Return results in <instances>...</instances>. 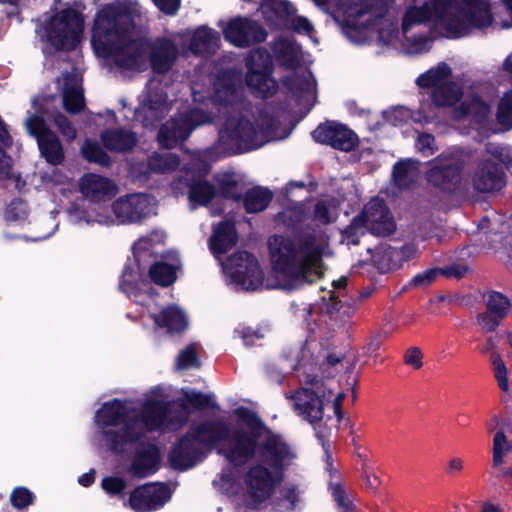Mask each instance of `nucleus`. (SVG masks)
I'll use <instances>...</instances> for the list:
<instances>
[{"label":"nucleus","mask_w":512,"mask_h":512,"mask_svg":"<svg viewBox=\"0 0 512 512\" xmlns=\"http://www.w3.org/2000/svg\"><path fill=\"white\" fill-rule=\"evenodd\" d=\"M135 29L134 11L126 1L104 5L96 14L91 44L102 58L112 59L123 70L141 71L146 63L149 40L130 38Z\"/></svg>","instance_id":"f257e3e1"},{"label":"nucleus","mask_w":512,"mask_h":512,"mask_svg":"<svg viewBox=\"0 0 512 512\" xmlns=\"http://www.w3.org/2000/svg\"><path fill=\"white\" fill-rule=\"evenodd\" d=\"M234 412L244 427L233 429L232 446L226 451L225 459L234 467H240L258 455L261 463L271 468L277 476H283L295 458L291 446L281 434L268 427L256 412L246 407H239Z\"/></svg>","instance_id":"f03ea898"},{"label":"nucleus","mask_w":512,"mask_h":512,"mask_svg":"<svg viewBox=\"0 0 512 512\" xmlns=\"http://www.w3.org/2000/svg\"><path fill=\"white\" fill-rule=\"evenodd\" d=\"M273 271L279 276L285 291H295L321 277L316 271L323 249L314 232H302L294 237L271 235L267 241Z\"/></svg>","instance_id":"7ed1b4c3"},{"label":"nucleus","mask_w":512,"mask_h":512,"mask_svg":"<svg viewBox=\"0 0 512 512\" xmlns=\"http://www.w3.org/2000/svg\"><path fill=\"white\" fill-rule=\"evenodd\" d=\"M432 15L447 22L446 29L461 32L467 28H487L493 17L488 0H430Z\"/></svg>","instance_id":"20e7f679"},{"label":"nucleus","mask_w":512,"mask_h":512,"mask_svg":"<svg viewBox=\"0 0 512 512\" xmlns=\"http://www.w3.org/2000/svg\"><path fill=\"white\" fill-rule=\"evenodd\" d=\"M47 41L57 51H74L81 42L84 30L82 14L65 8L51 16L44 25Z\"/></svg>","instance_id":"39448f33"},{"label":"nucleus","mask_w":512,"mask_h":512,"mask_svg":"<svg viewBox=\"0 0 512 512\" xmlns=\"http://www.w3.org/2000/svg\"><path fill=\"white\" fill-rule=\"evenodd\" d=\"M245 67V81L254 94L265 99L277 92L278 83L272 76V56L266 48L258 47L251 50L245 58Z\"/></svg>","instance_id":"423d86ee"},{"label":"nucleus","mask_w":512,"mask_h":512,"mask_svg":"<svg viewBox=\"0 0 512 512\" xmlns=\"http://www.w3.org/2000/svg\"><path fill=\"white\" fill-rule=\"evenodd\" d=\"M219 144L230 154H242L261 147L258 131L247 118H228L219 132Z\"/></svg>","instance_id":"0eeeda50"},{"label":"nucleus","mask_w":512,"mask_h":512,"mask_svg":"<svg viewBox=\"0 0 512 512\" xmlns=\"http://www.w3.org/2000/svg\"><path fill=\"white\" fill-rule=\"evenodd\" d=\"M207 120L201 109H192L177 118H171L161 125L157 141L161 148L172 149L185 142L191 133Z\"/></svg>","instance_id":"6e6552de"},{"label":"nucleus","mask_w":512,"mask_h":512,"mask_svg":"<svg viewBox=\"0 0 512 512\" xmlns=\"http://www.w3.org/2000/svg\"><path fill=\"white\" fill-rule=\"evenodd\" d=\"M464 167L458 157H438L427 170L426 180L443 194H455L461 187Z\"/></svg>","instance_id":"1a4fd4ad"},{"label":"nucleus","mask_w":512,"mask_h":512,"mask_svg":"<svg viewBox=\"0 0 512 512\" xmlns=\"http://www.w3.org/2000/svg\"><path fill=\"white\" fill-rule=\"evenodd\" d=\"M281 478L282 476H277L271 468L261 462L249 467L244 477L246 507L254 509L268 500Z\"/></svg>","instance_id":"9d476101"},{"label":"nucleus","mask_w":512,"mask_h":512,"mask_svg":"<svg viewBox=\"0 0 512 512\" xmlns=\"http://www.w3.org/2000/svg\"><path fill=\"white\" fill-rule=\"evenodd\" d=\"M189 435L208 451L217 449L220 444L228 441V446L220 448L217 453L225 457V453L232 446L233 430L229 425L218 419H207L189 426Z\"/></svg>","instance_id":"9b49d317"},{"label":"nucleus","mask_w":512,"mask_h":512,"mask_svg":"<svg viewBox=\"0 0 512 512\" xmlns=\"http://www.w3.org/2000/svg\"><path fill=\"white\" fill-rule=\"evenodd\" d=\"M312 139L335 150L351 152L359 145L358 135L347 125L335 120L320 123L312 132Z\"/></svg>","instance_id":"f8f14e48"},{"label":"nucleus","mask_w":512,"mask_h":512,"mask_svg":"<svg viewBox=\"0 0 512 512\" xmlns=\"http://www.w3.org/2000/svg\"><path fill=\"white\" fill-rule=\"evenodd\" d=\"M232 280L246 290H256L262 285L263 272L254 254L237 251L227 259Z\"/></svg>","instance_id":"ddd939ff"},{"label":"nucleus","mask_w":512,"mask_h":512,"mask_svg":"<svg viewBox=\"0 0 512 512\" xmlns=\"http://www.w3.org/2000/svg\"><path fill=\"white\" fill-rule=\"evenodd\" d=\"M232 280L246 290H256L262 285L263 272L254 254L237 251L227 259Z\"/></svg>","instance_id":"4468645a"},{"label":"nucleus","mask_w":512,"mask_h":512,"mask_svg":"<svg viewBox=\"0 0 512 512\" xmlns=\"http://www.w3.org/2000/svg\"><path fill=\"white\" fill-rule=\"evenodd\" d=\"M226 41L239 48H248L266 41L268 33L256 20L238 16L231 19L223 29Z\"/></svg>","instance_id":"2eb2a0df"},{"label":"nucleus","mask_w":512,"mask_h":512,"mask_svg":"<svg viewBox=\"0 0 512 512\" xmlns=\"http://www.w3.org/2000/svg\"><path fill=\"white\" fill-rule=\"evenodd\" d=\"M172 496L169 486L163 482H150L133 489L129 506L135 512H151L162 508Z\"/></svg>","instance_id":"dca6fc26"},{"label":"nucleus","mask_w":512,"mask_h":512,"mask_svg":"<svg viewBox=\"0 0 512 512\" xmlns=\"http://www.w3.org/2000/svg\"><path fill=\"white\" fill-rule=\"evenodd\" d=\"M360 215L369 226V233L378 237H387L396 230V223L385 200L379 196L366 203Z\"/></svg>","instance_id":"f3484780"},{"label":"nucleus","mask_w":512,"mask_h":512,"mask_svg":"<svg viewBox=\"0 0 512 512\" xmlns=\"http://www.w3.org/2000/svg\"><path fill=\"white\" fill-rule=\"evenodd\" d=\"M197 444L196 439L192 438L187 430L171 448L168 455L170 466L174 470L187 471L201 462L205 455Z\"/></svg>","instance_id":"a211bd4d"},{"label":"nucleus","mask_w":512,"mask_h":512,"mask_svg":"<svg viewBox=\"0 0 512 512\" xmlns=\"http://www.w3.org/2000/svg\"><path fill=\"white\" fill-rule=\"evenodd\" d=\"M150 196L144 193L128 194L113 203V212L123 224L137 223L150 215Z\"/></svg>","instance_id":"6ab92c4d"},{"label":"nucleus","mask_w":512,"mask_h":512,"mask_svg":"<svg viewBox=\"0 0 512 512\" xmlns=\"http://www.w3.org/2000/svg\"><path fill=\"white\" fill-rule=\"evenodd\" d=\"M472 182L474 189L480 193L500 191L506 184V174L502 163L490 158L483 159L473 174Z\"/></svg>","instance_id":"aec40b11"},{"label":"nucleus","mask_w":512,"mask_h":512,"mask_svg":"<svg viewBox=\"0 0 512 512\" xmlns=\"http://www.w3.org/2000/svg\"><path fill=\"white\" fill-rule=\"evenodd\" d=\"M149 64L154 74L165 75L175 65L179 50L171 38L157 37L152 42L149 41Z\"/></svg>","instance_id":"412c9836"},{"label":"nucleus","mask_w":512,"mask_h":512,"mask_svg":"<svg viewBox=\"0 0 512 512\" xmlns=\"http://www.w3.org/2000/svg\"><path fill=\"white\" fill-rule=\"evenodd\" d=\"M160 461L159 447L153 443H142L135 452L130 472L136 478H146L158 471Z\"/></svg>","instance_id":"4be33fe9"},{"label":"nucleus","mask_w":512,"mask_h":512,"mask_svg":"<svg viewBox=\"0 0 512 512\" xmlns=\"http://www.w3.org/2000/svg\"><path fill=\"white\" fill-rule=\"evenodd\" d=\"M79 190L91 202L110 199L117 193V187L112 180L95 173H85L80 177Z\"/></svg>","instance_id":"5701e85b"},{"label":"nucleus","mask_w":512,"mask_h":512,"mask_svg":"<svg viewBox=\"0 0 512 512\" xmlns=\"http://www.w3.org/2000/svg\"><path fill=\"white\" fill-rule=\"evenodd\" d=\"M296 409L313 426L323 419L324 400L310 388H301L292 396Z\"/></svg>","instance_id":"b1692460"},{"label":"nucleus","mask_w":512,"mask_h":512,"mask_svg":"<svg viewBox=\"0 0 512 512\" xmlns=\"http://www.w3.org/2000/svg\"><path fill=\"white\" fill-rule=\"evenodd\" d=\"M363 16H358L356 10H351L349 5L344 11H335L334 20L341 26L344 35L352 42L360 44L366 40V32L371 28V22L367 19L365 22L359 20Z\"/></svg>","instance_id":"393cba45"},{"label":"nucleus","mask_w":512,"mask_h":512,"mask_svg":"<svg viewBox=\"0 0 512 512\" xmlns=\"http://www.w3.org/2000/svg\"><path fill=\"white\" fill-rule=\"evenodd\" d=\"M103 146L116 153L131 152L138 143L137 134L123 127L106 128L100 134Z\"/></svg>","instance_id":"a878e982"},{"label":"nucleus","mask_w":512,"mask_h":512,"mask_svg":"<svg viewBox=\"0 0 512 512\" xmlns=\"http://www.w3.org/2000/svg\"><path fill=\"white\" fill-rule=\"evenodd\" d=\"M154 324L159 328L166 329L169 335H181L189 326L188 318L184 311L177 306H168L159 313L151 315Z\"/></svg>","instance_id":"bb28decb"},{"label":"nucleus","mask_w":512,"mask_h":512,"mask_svg":"<svg viewBox=\"0 0 512 512\" xmlns=\"http://www.w3.org/2000/svg\"><path fill=\"white\" fill-rule=\"evenodd\" d=\"M132 409L127 405V401L114 398L103 403L102 407L96 412V421L103 427H118L125 421Z\"/></svg>","instance_id":"cd10ccee"},{"label":"nucleus","mask_w":512,"mask_h":512,"mask_svg":"<svg viewBox=\"0 0 512 512\" xmlns=\"http://www.w3.org/2000/svg\"><path fill=\"white\" fill-rule=\"evenodd\" d=\"M238 235L235 224L230 221H221L209 238V248L215 256L226 254L237 243Z\"/></svg>","instance_id":"c85d7f7f"},{"label":"nucleus","mask_w":512,"mask_h":512,"mask_svg":"<svg viewBox=\"0 0 512 512\" xmlns=\"http://www.w3.org/2000/svg\"><path fill=\"white\" fill-rule=\"evenodd\" d=\"M188 199L195 206H207L217 195L216 187L205 179V174L187 178Z\"/></svg>","instance_id":"c756f323"},{"label":"nucleus","mask_w":512,"mask_h":512,"mask_svg":"<svg viewBox=\"0 0 512 512\" xmlns=\"http://www.w3.org/2000/svg\"><path fill=\"white\" fill-rule=\"evenodd\" d=\"M180 165V158L174 153L160 154L154 152L146 163L139 164V172L144 176L152 173L164 174L175 171Z\"/></svg>","instance_id":"7c9ffc66"},{"label":"nucleus","mask_w":512,"mask_h":512,"mask_svg":"<svg viewBox=\"0 0 512 512\" xmlns=\"http://www.w3.org/2000/svg\"><path fill=\"white\" fill-rule=\"evenodd\" d=\"M395 4V0H364L360 6L357 4H351V10H356L358 16H364L365 14L371 13V32L375 31L378 25L384 20L392 5Z\"/></svg>","instance_id":"2f4dec72"},{"label":"nucleus","mask_w":512,"mask_h":512,"mask_svg":"<svg viewBox=\"0 0 512 512\" xmlns=\"http://www.w3.org/2000/svg\"><path fill=\"white\" fill-rule=\"evenodd\" d=\"M272 50L280 66L290 70L300 66L299 48L293 40L280 37L274 41Z\"/></svg>","instance_id":"473e14b6"},{"label":"nucleus","mask_w":512,"mask_h":512,"mask_svg":"<svg viewBox=\"0 0 512 512\" xmlns=\"http://www.w3.org/2000/svg\"><path fill=\"white\" fill-rule=\"evenodd\" d=\"M215 101L224 105H232L237 99L236 77L232 71L220 73L214 82Z\"/></svg>","instance_id":"72a5a7b5"},{"label":"nucleus","mask_w":512,"mask_h":512,"mask_svg":"<svg viewBox=\"0 0 512 512\" xmlns=\"http://www.w3.org/2000/svg\"><path fill=\"white\" fill-rule=\"evenodd\" d=\"M167 405L161 400H149L139 414L146 430L149 432L160 429L167 417Z\"/></svg>","instance_id":"f704fd0d"},{"label":"nucleus","mask_w":512,"mask_h":512,"mask_svg":"<svg viewBox=\"0 0 512 512\" xmlns=\"http://www.w3.org/2000/svg\"><path fill=\"white\" fill-rule=\"evenodd\" d=\"M261 10L264 17L285 26L296 13V8L287 0H263Z\"/></svg>","instance_id":"c9c22d12"},{"label":"nucleus","mask_w":512,"mask_h":512,"mask_svg":"<svg viewBox=\"0 0 512 512\" xmlns=\"http://www.w3.org/2000/svg\"><path fill=\"white\" fill-rule=\"evenodd\" d=\"M273 199V193L268 188L255 186L242 194L241 202L248 214L264 211Z\"/></svg>","instance_id":"e433bc0d"},{"label":"nucleus","mask_w":512,"mask_h":512,"mask_svg":"<svg viewBox=\"0 0 512 512\" xmlns=\"http://www.w3.org/2000/svg\"><path fill=\"white\" fill-rule=\"evenodd\" d=\"M418 161L411 158L397 161L392 169V180L399 189L408 190L414 183V177L418 171Z\"/></svg>","instance_id":"4c0bfd02"},{"label":"nucleus","mask_w":512,"mask_h":512,"mask_svg":"<svg viewBox=\"0 0 512 512\" xmlns=\"http://www.w3.org/2000/svg\"><path fill=\"white\" fill-rule=\"evenodd\" d=\"M165 233L160 230H153L150 233L141 236L132 246L133 256L139 270H144L141 260L146 257H151V249L154 245L163 243Z\"/></svg>","instance_id":"58836bf2"},{"label":"nucleus","mask_w":512,"mask_h":512,"mask_svg":"<svg viewBox=\"0 0 512 512\" xmlns=\"http://www.w3.org/2000/svg\"><path fill=\"white\" fill-rule=\"evenodd\" d=\"M41 156L53 166L61 165L65 160L63 145L53 132L37 142Z\"/></svg>","instance_id":"ea45409f"},{"label":"nucleus","mask_w":512,"mask_h":512,"mask_svg":"<svg viewBox=\"0 0 512 512\" xmlns=\"http://www.w3.org/2000/svg\"><path fill=\"white\" fill-rule=\"evenodd\" d=\"M218 42L219 35L214 29L200 26L194 31L190 39L189 48L193 54L199 55L217 47Z\"/></svg>","instance_id":"a19ab883"},{"label":"nucleus","mask_w":512,"mask_h":512,"mask_svg":"<svg viewBox=\"0 0 512 512\" xmlns=\"http://www.w3.org/2000/svg\"><path fill=\"white\" fill-rule=\"evenodd\" d=\"M461 88L453 81L446 80L432 90V102L437 107H451L461 98Z\"/></svg>","instance_id":"79ce46f5"},{"label":"nucleus","mask_w":512,"mask_h":512,"mask_svg":"<svg viewBox=\"0 0 512 512\" xmlns=\"http://www.w3.org/2000/svg\"><path fill=\"white\" fill-rule=\"evenodd\" d=\"M431 18L432 10L428 2H424L420 7L409 6L402 17V34L406 37L413 26L427 23L431 21Z\"/></svg>","instance_id":"37998d69"},{"label":"nucleus","mask_w":512,"mask_h":512,"mask_svg":"<svg viewBox=\"0 0 512 512\" xmlns=\"http://www.w3.org/2000/svg\"><path fill=\"white\" fill-rule=\"evenodd\" d=\"M451 75V67L445 62H440L435 67L420 74L416 79V84L420 88L435 89V87L444 83Z\"/></svg>","instance_id":"c03bdc74"},{"label":"nucleus","mask_w":512,"mask_h":512,"mask_svg":"<svg viewBox=\"0 0 512 512\" xmlns=\"http://www.w3.org/2000/svg\"><path fill=\"white\" fill-rule=\"evenodd\" d=\"M179 406L182 410L191 412L192 410L202 411L206 408H215L216 403L213 402L210 395L203 392L182 390V397L179 398Z\"/></svg>","instance_id":"a18cd8bd"},{"label":"nucleus","mask_w":512,"mask_h":512,"mask_svg":"<svg viewBox=\"0 0 512 512\" xmlns=\"http://www.w3.org/2000/svg\"><path fill=\"white\" fill-rule=\"evenodd\" d=\"M177 267L163 261L154 262L149 268L151 281L161 287L171 286L177 279Z\"/></svg>","instance_id":"49530a36"},{"label":"nucleus","mask_w":512,"mask_h":512,"mask_svg":"<svg viewBox=\"0 0 512 512\" xmlns=\"http://www.w3.org/2000/svg\"><path fill=\"white\" fill-rule=\"evenodd\" d=\"M460 111L462 115L471 116L478 123H482L490 113V105L478 94H473L461 103Z\"/></svg>","instance_id":"de8ad7c7"},{"label":"nucleus","mask_w":512,"mask_h":512,"mask_svg":"<svg viewBox=\"0 0 512 512\" xmlns=\"http://www.w3.org/2000/svg\"><path fill=\"white\" fill-rule=\"evenodd\" d=\"M81 154L90 163H95L102 167H110L112 165L111 157L96 141L85 140L81 148Z\"/></svg>","instance_id":"09e8293b"},{"label":"nucleus","mask_w":512,"mask_h":512,"mask_svg":"<svg viewBox=\"0 0 512 512\" xmlns=\"http://www.w3.org/2000/svg\"><path fill=\"white\" fill-rule=\"evenodd\" d=\"M399 257V251L389 246L377 251L372 256V261L381 273H387L399 267Z\"/></svg>","instance_id":"8fccbe9b"},{"label":"nucleus","mask_w":512,"mask_h":512,"mask_svg":"<svg viewBox=\"0 0 512 512\" xmlns=\"http://www.w3.org/2000/svg\"><path fill=\"white\" fill-rule=\"evenodd\" d=\"M512 303L510 299L501 292L492 290L487 293L486 310L502 319L510 313Z\"/></svg>","instance_id":"3c124183"},{"label":"nucleus","mask_w":512,"mask_h":512,"mask_svg":"<svg viewBox=\"0 0 512 512\" xmlns=\"http://www.w3.org/2000/svg\"><path fill=\"white\" fill-rule=\"evenodd\" d=\"M121 425L123 426L121 431L126 438V441H128L130 444L137 443L145 437L147 432H149L146 430V427L142 422L139 414L132 417L129 414Z\"/></svg>","instance_id":"603ef678"},{"label":"nucleus","mask_w":512,"mask_h":512,"mask_svg":"<svg viewBox=\"0 0 512 512\" xmlns=\"http://www.w3.org/2000/svg\"><path fill=\"white\" fill-rule=\"evenodd\" d=\"M369 233V226L364 221L363 215L357 214L341 232L348 244L358 245L360 238Z\"/></svg>","instance_id":"864d4df0"},{"label":"nucleus","mask_w":512,"mask_h":512,"mask_svg":"<svg viewBox=\"0 0 512 512\" xmlns=\"http://www.w3.org/2000/svg\"><path fill=\"white\" fill-rule=\"evenodd\" d=\"M63 107L70 114H79L85 108L83 91L74 86L65 87L63 91Z\"/></svg>","instance_id":"5fc2aeb1"},{"label":"nucleus","mask_w":512,"mask_h":512,"mask_svg":"<svg viewBox=\"0 0 512 512\" xmlns=\"http://www.w3.org/2000/svg\"><path fill=\"white\" fill-rule=\"evenodd\" d=\"M511 450L512 443L508 442L504 431H497L493 438L492 467H501L504 464V456Z\"/></svg>","instance_id":"6e6d98bb"},{"label":"nucleus","mask_w":512,"mask_h":512,"mask_svg":"<svg viewBox=\"0 0 512 512\" xmlns=\"http://www.w3.org/2000/svg\"><path fill=\"white\" fill-rule=\"evenodd\" d=\"M218 188L217 195L226 200H233L234 202H241L242 194L238 190V182L233 178L232 174H226L221 179L217 180Z\"/></svg>","instance_id":"4d7b16f0"},{"label":"nucleus","mask_w":512,"mask_h":512,"mask_svg":"<svg viewBox=\"0 0 512 512\" xmlns=\"http://www.w3.org/2000/svg\"><path fill=\"white\" fill-rule=\"evenodd\" d=\"M497 122L506 129H512V88L506 91L498 102Z\"/></svg>","instance_id":"13d9d810"},{"label":"nucleus","mask_w":512,"mask_h":512,"mask_svg":"<svg viewBox=\"0 0 512 512\" xmlns=\"http://www.w3.org/2000/svg\"><path fill=\"white\" fill-rule=\"evenodd\" d=\"M329 490L336 502L339 512H354L356 507L354 503L349 499L346 490L340 482L330 481Z\"/></svg>","instance_id":"bf43d9fd"},{"label":"nucleus","mask_w":512,"mask_h":512,"mask_svg":"<svg viewBox=\"0 0 512 512\" xmlns=\"http://www.w3.org/2000/svg\"><path fill=\"white\" fill-rule=\"evenodd\" d=\"M323 300V306L322 310L330 315L331 317L335 316L338 317V315L341 313V310H343L342 314H347L349 316L350 310H352L351 306H345L340 299L339 295L336 294L334 291L329 292V298L326 299L325 297L322 298Z\"/></svg>","instance_id":"052dcab7"},{"label":"nucleus","mask_w":512,"mask_h":512,"mask_svg":"<svg viewBox=\"0 0 512 512\" xmlns=\"http://www.w3.org/2000/svg\"><path fill=\"white\" fill-rule=\"evenodd\" d=\"M28 215L26 202L17 197L14 198L4 210V219L7 222L24 220Z\"/></svg>","instance_id":"680f3d73"},{"label":"nucleus","mask_w":512,"mask_h":512,"mask_svg":"<svg viewBox=\"0 0 512 512\" xmlns=\"http://www.w3.org/2000/svg\"><path fill=\"white\" fill-rule=\"evenodd\" d=\"M26 128L28 133L36 138L37 142L53 133V131L46 124L44 118L38 115H31L29 118H27Z\"/></svg>","instance_id":"e2e57ef3"},{"label":"nucleus","mask_w":512,"mask_h":512,"mask_svg":"<svg viewBox=\"0 0 512 512\" xmlns=\"http://www.w3.org/2000/svg\"><path fill=\"white\" fill-rule=\"evenodd\" d=\"M200 361L194 344L181 350L176 359V367L179 370H187L191 367H199Z\"/></svg>","instance_id":"0e129e2a"},{"label":"nucleus","mask_w":512,"mask_h":512,"mask_svg":"<svg viewBox=\"0 0 512 512\" xmlns=\"http://www.w3.org/2000/svg\"><path fill=\"white\" fill-rule=\"evenodd\" d=\"M438 277H440V268L433 267L414 275L406 287L426 288L433 284L438 279Z\"/></svg>","instance_id":"69168bd1"},{"label":"nucleus","mask_w":512,"mask_h":512,"mask_svg":"<svg viewBox=\"0 0 512 512\" xmlns=\"http://www.w3.org/2000/svg\"><path fill=\"white\" fill-rule=\"evenodd\" d=\"M35 500V495L26 487L19 486L13 489L10 495V502L13 507L18 510L27 508L32 505Z\"/></svg>","instance_id":"338daca9"},{"label":"nucleus","mask_w":512,"mask_h":512,"mask_svg":"<svg viewBox=\"0 0 512 512\" xmlns=\"http://www.w3.org/2000/svg\"><path fill=\"white\" fill-rule=\"evenodd\" d=\"M257 124L265 137H274L280 127V121L268 112H260Z\"/></svg>","instance_id":"774afa93"}]
</instances>
